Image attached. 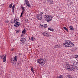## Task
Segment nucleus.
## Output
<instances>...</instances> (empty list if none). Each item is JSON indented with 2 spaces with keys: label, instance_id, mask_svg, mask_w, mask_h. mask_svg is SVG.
Returning <instances> with one entry per match:
<instances>
[{
  "label": "nucleus",
  "instance_id": "f257e3e1",
  "mask_svg": "<svg viewBox=\"0 0 78 78\" xmlns=\"http://www.w3.org/2000/svg\"><path fill=\"white\" fill-rule=\"evenodd\" d=\"M65 47H73L74 45L73 43L72 42L69 40H66L65 41V43L63 44Z\"/></svg>",
  "mask_w": 78,
  "mask_h": 78
},
{
  "label": "nucleus",
  "instance_id": "f03ea898",
  "mask_svg": "<svg viewBox=\"0 0 78 78\" xmlns=\"http://www.w3.org/2000/svg\"><path fill=\"white\" fill-rule=\"evenodd\" d=\"M52 18V16L48 15H45L44 16L45 20H46L48 22H49L50 21H51Z\"/></svg>",
  "mask_w": 78,
  "mask_h": 78
},
{
  "label": "nucleus",
  "instance_id": "7ed1b4c3",
  "mask_svg": "<svg viewBox=\"0 0 78 78\" xmlns=\"http://www.w3.org/2000/svg\"><path fill=\"white\" fill-rule=\"evenodd\" d=\"M37 63H39L41 66L44 65L45 63L44 59L42 58H40V59L37 60Z\"/></svg>",
  "mask_w": 78,
  "mask_h": 78
},
{
  "label": "nucleus",
  "instance_id": "20e7f679",
  "mask_svg": "<svg viewBox=\"0 0 78 78\" xmlns=\"http://www.w3.org/2000/svg\"><path fill=\"white\" fill-rule=\"evenodd\" d=\"M10 60L12 62L14 63L15 61H17V56L16 55L15 56L14 58H11Z\"/></svg>",
  "mask_w": 78,
  "mask_h": 78
},
{
  "label": "nucleus",
  "instance_id": "39448f33",
  "mask_svg": "<svg viewBox=\"0 0 78 78\" xmlns=\"http://www.w3.org/2000/svg\"><path fill=\"white\" fill-rule=\"evenodd\" d=\"M26 41V39L24 37L21 38L20 40L21 44L22 45H23L25 44V42Z\"/></svg>",
  "mask_w": 78,
  "mask_h": 78
},
{
  "label": "nucleus",
  "instance_id": "423d86ee",
  "mask_svg": "<svg viewBox=\"0 0 78 78\" xmlns=\"http://www.w3.org/2000/svg\"><path fill=\"white\" fill-rule=\"evenodd\" d=\"M19 17L16 16L15 17L13 20V22H14V23H16V22H19Z\"/></svg>",
  "mask_w": 78,
  "mask_h": 78
},
{
  "label": "nucleus",
  "instance_id": "0eeeda50",
  "mask_svg": "<svg viewBox=\"0 0 78 78\" xmlns=\"http://www.w3.org/2000/svg\"><path fill=\"white\" fill-rule=\"evenodd\" d=\"M75 70V67L73 65H70L69 67V71H73Z\"/></svg>",
  "mask_w": 78,
  "mask_h": 78
},
{
  "label": "nucleus",
  "instance_id": "6e6552de",
  "mask_svg": "<svg viewBox=\"0 0 78 78\" xmlns=\"http://www.w3.org/2000/svg\"><path fill=\"white\" fill-rule=\"evenodd\" d=\"M15 23L14 26V27H18L20 25V23L19 22H17Z\"/></svg>",
  "mask_w": 78,
  "mask_h": 78
},
{
  "label": "nucleus",
  "instance_id": "1a4fd4ad",
  "mask_svg": "<svg viewBox=\"0 0 78 78\" xmlns=\"http://www.w3.org/2000/svg\"><path fill=\"white\" fill-rule=\"evenodd\" d=\"M25 2L27 6H28V8L30 7L31 5H30V3L28 2V0H26Z\"/></svg>",
  "mask_w": 78,
  "mask_h": 78
},
{
  "label": "nucleus",
  "instance_id": "9d476101",
  "mask_svg": "<svg viewBox=\"0 0 78 78\" xmlns=\"http://www.w3.org/2000/svg\"><path fill=\"white\" fill-rule=\"evenodd\" d=\"M70 66L69 65H66L65 67V68L66 70H69V69H70Z\"/></svg>",
  "mask_w": 78,
  "mask_h": 78
},
{
  "label": "nucleus",
  "instance_id": "9b49d317",
  "mask_svg": "<svg viewBox=\"0 0 78 78\" xmlns=\"http://www.w3.org/2000/svg\"><path fill=\"white\" fill-rule=\"evenodd\" d=\"M42 18V15L38 14L37 15V19L38 20H41Z\"/></svg>",
  "mask_w": 78,
  "mask_h": 78
},
{
  "label": "nucleus",
  "instance_id": "f8f14e48",
  "mask_svg": "<svg viewBox=\"0 0 78 78\" xmlns=\"http://www.w3.org/2000/svg\"><path fill=\"white\" fill-rule=\"evenodd\" d=\"M6 54L4 56V58H3V62H6Z\"/></svg>",
  "mask_w": 78,
  "mask_h": 78
},
{
  "label": "nucleus",
  "instance_id": "ddd939ff",
  "mask_svg": "<svg viewBox=\"0 0 78 78\" xmlns=\"http://www.w3.org/2000/svg\"><path fill=\"white\" fill-rule=\"evenodd\" d=\"M71 75H67L65 76V78H71Z\"/></svg>",
  "mask_w": 78,
  "mask_h": 78
},
{
  "label": "nucleus",
  "instance_id": "4468645a",
  "mask_svg": "<svg viewBox=\"0 0 78 78\" xmlns=\"http://www.w3.org/2000/svg\"><path fill=\"white\" fill-rule=\"evenodd\" d=\"M43 34L44 36H48V34L46 32H44L43 33Z\"/></svg>",
  "mask_w": 78,
  "mask_h": 78
},
{
  "label": "nucleus",
  "instance_id": "2eb2a0df",
  "mask_svg": "<svg viewBox=\"0 0 78 78\" xmlns=\"http://www.w3.org/2000/svg\"><path fill=\"white\" fill-rule=\"evenodd\" d=\"M69 28L70 30H74V29L73 28V27H72V26H69Z\"/></svg>",
  "mask_w": 78,
  "mask_h": 78
},
{
  "label": "nucleus",
  "instance_id": "dca6fc26",
  "mask_svg": "<svg viewBox=\"0 0 78 78\" xmlns=\"http://www.w3.org/2000/svg\"><path fill=\"white\" fill-rule=\"evenodd\" d=\"M48 30L51 31H53L54 30L52 28L50 27L48 28Z\"/></svg>",
  "mask_w": 78,
  "mask_h": 78
},
{
  "label": "nucleus",
  "instance_id": "f3484780",
  "mask_svg": "<svg viewBox=\"0 0 78 78\" xmlns=\"http://www.w3.org/2000/svg\"><path fill=\"white\" fill-rule=\"evenodd\" d=\"M24 21L26 23H28V20L26 18H25Z\"/></svg>",
  "mask_w": 78,
  "mask_h": 78
},
{
  "label": "nucleus",
  "instance_id": "a211bd4d",
  "mask_svg": "<svg viewBox=\"0 0 78 78\" xmlns=\"http://www.w3.org/2000/svg\"><path fill=\"white\" fill-rule=\"evenodd\" d=\"M59 46L58 45H55L54 46V48H59Z\"/></svg>",
  "mask_w": 78,
  "mask_h": 78
},
{
  "label": "nucleus",
  "instance_id": "6ab92c4d",
  "mask_svg": "<svg viewBox=\"0 0 78 78\" xmlns=\"http://www.w3.org/2000/svg\"><path fill=\"white\" fill-rule=\"evenodd\" d=\"M57 78H63V77L62 75H61L57 77Z\"/></svg>",
  "mask_w": 78,
  "mask_h": 78
},
{
  "label": "nucleus",
  "instance_id": "aec40b11",
  "mask_svg": "<svg viewBox=\"0 0 78 78\" xmlns=\"http://www.w3.org/2000/svg\"><path fill=\"white\" fill-rule=\"evenodd\" d=\"M31 71L33 72L34 73V69H33V67H32L31 68Z\"/></svg>",
  "mask_w": 78,
  "mask_h": 78
},
{
  "label": "nucleus",
  "instance_id": "412c9836",
  "mask_svg": "<svg viewBox=\"0 0 78 78\" xmlns=\"http://www.w3.org/2000/svg\"><path fill=\"white\" fill-rule=\"evenodd\" d=\"M63 29L65 30H66L67 31H68V29H67V28L66 27H63Z\"/></svg>",
  "mask_w": 78,
  "mask_h": 78
},
{
  "label": "nucleus",
  "instance_id": "4be33fe9",
  "mask_svg": "<svg viewBox=\"0 0 78 78\" xmlns=\"http://www.w3.org/2000/svg\"><path fill=\"white\" fill-rule=\"evenodd\" d=\"M26 31V30H25V29H24L22 31V33H23V34H25V32Z\"/></svg>",
  "mask_w": 78,
  "mask_h": 78
},
{
  "label": "nucleus",
  "instance_id": "5701e85b",
  "mask_svg": "<svg viewBox=\"0 0 78 78\" xmlns=\"http://www.w3.org/2000/svg\"><path fill=\"white\" fill-rule=\"evenodd\" d=\"M12 3H11L9 5V7L10 8H12Z\"/></svg>",
  "mask_w": 78,
  "mask_h": 78
},
{
  "label": "nucleus",
  "instance_id": "b1692460",
  "mask_svg": "<svg viewBox=\"0 0 78 78\" xmlns=\"http://www.w3.org/2000/svg\"><path fill=\"white\" fill-rule=\"evenodd\" d=\"M47 27H48L47 24H45L44 25V28H47Z\"/></svg>",
  "mask_w": 78,
  "mask_h": 78
},
{
  "label": "nucleus",
  "instance_id": "393cba45",
  "mask_svg": "<svg viewBox=\"0 0 78 78\" xmlns=\"http://www.w3.org/2000/svg\"><path fill=\"white\" fill-rule=\"evenodd\" d=\"M50 3L51 4H53V0H50Z\"/></svg>",
  "mask_w": 78,
  "mask_h": 78
},
{
  "label": "nucleus",
  "instance_id": "a878e982",
  "mask_svg": "<svg viewBox=\"0 0 78 78\" xmlns=\"http://www.w3.org/2000/svg\"><path fill=\"white\" fill-rule=\"evenodd\" d=\"M21 9H22L23 11H24V7H23L22 6Z\"/></svg>",
  "mask_w": 78,
  "mask_h": 78
},
{
  "label": "nucleus",
  "instance_id": "bb28decb",
  "mask_svg": "<svg viewBox=\"0 0 78 78\" xmlns=\"http://www.w3.org/2000/svg\"><path fill=\"white\" fill-rule=\"evenodd\" d=\"M76 68L77 70H78V63L77 64V65L76 66Z\"/></svg>",
  "mask_w": 78,
  "mask_h": 78
},
{
  "label": "nucleus",
  "instance_id": "cd10ccee",
  "mask_svg": "<svg viewBox=\"0 0 78 78\" xmlns=\"http://www.w3.org/2000/svg\"><path fill=\"white\" fill-rule=\"evenodd\" d=\"M14 8H15V5H13L12 6V9H14Z\"/></svg>",
  "mask_w": 78,
  "mask_h": 78
},
{
  "label": "nucleus",
  "instance_id": "c85d7f7f",
  "mask_svg": "<svg viewBox=\"0 0 78 78\" xmlns=\"http://www.w3.org/2000/svg\"><path fill=\"white\" fill-rule=\"evenodd\" d=\"M19 32H20V30H17L16 31V33H19Z\"/></svg>",
  "mask_w": 78,
  "mask_h": 78
},
{
  "label": "nucleus",
  "instance_id": "c756f323",
  "mask_svg": "<svg viewBox=\"0 0 78 78\" xmlns=\"http://www.w3.org/2000/svg\"><path fill=\"white\" fill-rule=\"evenodd\" d=\"M71 78H76V77L75 76H72H72H71Z\"/></svg>",
  "mask_w": 78,
  "mask_h": 78
},
{
  "label": "nucleus",
  "instance_id": "7c9ffc66",
  "mask_svg": "<svg viewBox=\"0 0 78 78\" xmlns=\"http://www.w3.org/2000/svg\"><path fill=\"white\" fill-rule=\"evenodd\" d=\"M24 11H22L21 13V15H23V12H24Z\"/></svg>",
  "mask_w": 78,
  "mask_h": 78
},
{
  "label": "nucleus",
  "instance_id": "2f4dec72",
  "mask_svg": "<svg viewBox=\"0 0 78 78\" xmlns=\"http://www.w3.org/2000/svg\"><path fill=\"white\" fill-rule=\"evenodd\" d=\"M12 9V12L13 13V14H14V9Z\"/></svg>",
  "mask_w": 78,
  "mask_h": 78
},
{
  "label": "nucleus",
  "instance_id": "473e14b6",
  "mask_svg": "<svg viewBox=\"0 0 78 78\" xmlns=\"http://www.w3.org/2000/svg\"><path fill=\"white\" fill-rule=\"evenodd\" d=\"M33 37H32L31 38V41H33Z\"/></svg>",
  "mask_w": 78,
  "mask_h": 78
},
{
  "label": "nucleus",
  "instance_id": "72a5a7b5",
  "mask_svg": "<svg viewBox=\"0 0 78 78\" xmlns=\"http://www.w3.org/2000/svg\"><path fill=\"white\" fill-rule=\"evenodd\" d=\"M11 23H14V22H12V20L11 21Z\"/></svg>",
  "mask_w": 78,
  "mask_h": 78
},
{
  "label": "nucleus",
  "instance_id": "f704fd0d",
  "mask_svg": "<svg viewBox=\"0 0 78 78\" xmlns=\"http://www.w3.org/2000/svg\"><path fill=\"white\" fill-rule=\"evenodd\" d=\"M40 25L42 27H43L44 26V25L43 24H41Z\"/></svg>",
  "mask_w": 78,
  "mask_h": 78
},
{
  "label": "nucleus",
  "instance_id": "c9c22d12",
  "mask_svg": "<svg viewBox=\"0 0 78 78\" xmlns=\"http://www.w3.org/2000/svg\"><path fill=\"white\" fill-rule=\"evenodd\" d=\"M5 22H6V23H8V22H9V21L7 20L6 21H5Z\"/></svg>",
  "mask_w": 78,
  "mask_h": 78
},
{
  "label": "nucleus",
  "instance_id": "e433bc0d",
  "mask_svg": "<svg viewBox=\"0 0 78 78\" xmlns=\"http://www.w3.org/2000/svg\"><path fill=\"white\" fill-rule=\"evenodd\" d=\"M1 59H2L3 58V56H1Z\"/></svg>",
  "mask_w": 78,
  "mask_h": 78
},
{
  "label": "nucleus",
  "instance_id": "4c0bfd02",
  "mask_svg": "<svg viewBox=\"0 0 78 78\" xmlns=\"http://www.w3.org/2000/svg\"><path fill=\"white\" fill-rule=\"evenodd\" d=\"M13 50H14V48H12L11 49V51H13Z\"/></svg>",
  "mask_w": 78,
  "mask_h": 78
},
{
  "label": "nucleus",
  "instance_id": "58836bf2",
  "mask_svg": "<svg viewBox=\"0 0 78 78\" xmlns=\"http://www.w3.org/2000/svg\"><path fill=\"white\" fill-rule=\"evenodd\" d=\"M43 13H44V12H41V15L43 14Z\"/></svg>",
  "mask_w": 78,
  "mask_h": 78
},
{
  "label": "nucleus",
  "instance_id": "ea45409f",
  "mask_svg": "<svg viewBox=\"0 0 78 78\" xmlns=\"http://www.w3.org/2000/svg\"><path fill=\"white\" fill-rule=\"evenodd\" d=\"M22 15H20V17H22Z\"/></svg>",
  "mask_w": 78,
  "mask_h": 78
},
{
  "label": "nucleus",
  "instance_id": "a19ab883",
  "mask_svg": "<svg viewBox=\"0 0 78 78\" xmlns=\"http://www.w3.org/2000/svg\"><path fill=\"white\" fill-rule=\"evenodd\" d=\"M74 66H75V63H74Z\"/></svg>",
  "mask_w": 78,
  "mask_h": 78
},
{
  "label": "nucleus",
  "instance_id": "79ce46f5",
  "mask_svg": "<svg viewBox=\"0 0 78 78\" xmlns=\"http://www.w3.org/2000/svg\"><path fill=\"white\" fill-rule=\"evenodd\" d=\"M25 5V4H24V5Z\"/></svg>",
  "mask_w": 78,
  "mask_h": 78
},
{
  "label": "nucleus",
  "instance_id": "37998d69",
  "mask_svg": "<svg viewBox=\"0 0 78 78\" xmlns=\"http://www.w3.org/2000/svg\"><path fill=\"white\" fill-rule=\"evenodd\" d=\"M77 57L78 58V55H77Z\"/></svg>",
  "mask_w": 78,
  "mask_h": 78
},
{
  "label": "nucleus",
  "instance_id": "c03bdc74",
  "mask_svg": "<svg viewBox=\"0 0 78 78\" xmlns=\"http://www.w3.org/2000/svg\"><path fill=\"white\" fill-rule=\"evenodd\" d=\"M22 5H21V7H22Z\"/></svg>",
  "mask_w": 78,
  "mask_h": 78
},
{
  "label": "nucleus",
  "instance_id": "a18cd8bd",
  "mask_svg": "<svg viewBox=\"0 0 78 78\" xmlns=\"http://www.w3.org/2000/svg\"><path fill=\"white\" fill-rule=\"evenodd\" d=\"M23 14H25V12H23Z\"/></svg>",
  "mask_w": 78,
  "mask_h": 78
}]
</instances>
